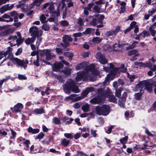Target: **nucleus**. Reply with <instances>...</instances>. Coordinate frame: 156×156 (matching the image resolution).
Returning <instances> with one entry per match:
<instances>
[{
  "label": "nucleus",
  "instance_id": "obj_1",
  "mask_svg": "<svg viewBox=\"0 0 156 156\" xmlns=\"http://www.w3.org/2000/svg\"><path fill=\"white\" fill-rule=\"evenodd\" d=\"M76 68L77 70L84 69L83 71L77 73L76 78L77 81L82 79L83 81L89 80L94 82L96 79V76L98 74V71L95 68L94 65L92 64L88 65L87 62H84L78 64Z\"/></svg>",
  "mask_w": 156,
  "mask_h": 156
},
{
  "label": "nucleus",
  "instance_id": "obj_2",
  "mask_svg": "<svg viewBox=\"0 0 156 156\" xmlns=\"http://www.w3.org/2000/svg\"><path fill=\"white\" fill-rule=\"evenodd\" d=\"M109 79V78L106 77L103 83H100L98 84L99 86H100L101 87L98 89L97 92L99 95L103 97V98L106 97H108L109 100L110 101L113 102H116L117 99L115 96L112 94V92L110 89L108 88L106 90L104 89L105 88V85L108 82Z\"/></svg>",
  "mask_w": 156,
  "mask_h": 156
},
{
  "label": "nucleus",
  "instance_id": "obj_3",
  "mask_svg": "<svg viewBox=\"0 0 156 156\" xmlns=\"http://www.w3.org/2000/svg\"><path fill=\"white\" fill-rule=\"evenodd\" d=\"M11 49H8L5 52H0V60L4 56L8 55L6 58H5L2 62L0 64V66L3 62L6 61V59H9L11 60L13 63H17L19 66H23V68L25 69L27 67V65L28 63V61L26 59L25 61L23 60H21L17 58H13V55L12 53Z\"/></svg>",
  "mask_w": 156,
  "mask_h": 156
},
{
  "label": "nucleus",
  "instance_id": "obj_4",
  "mask_svg": "<svg viewBox=\"0 0 156 156\" xmlns=\"http://www.w3.org/2000/svg\"><path fill=\"white\" fill-rule=\"evenodd\" d=\"M63 89L65 93L69 94L71 91L75 93L80 92L78 87L75 84V81L71 79H68L66 83L63 85Z\"/></svg>",
  "mask_w": 156,
  "mask_h": 156
},
{
  "label": "nucleus",
  "instance_id": "obj_5",
  "mask_svg": "<svg viewBox=\"0 0 156 156\" xmlns=\"http://www.w3.org/2000/svg\"><path fill=\"white\" fill-rule=\"evenodd\" d=\"M40 49H37L36 51H33L31 53V55L32 56H34L36 55H37H37L38 57H39V55L41 56H43V54H42L41 52H44V55H45L46 59L47 60L51 59L55 57V55H51L50 51H49L48 49H44V50H42L41 51Z\"/></svg>",
  "mask_w": 156,
  "mask_h": 156
},
{
  "label": "nucleus",
  "instance_id": "obj_6",
  "mask_svg": "<svg viewBox=\"0 0 156 156\" xmlns=\"http://www.w3.org/2000/svg\"><path fill=\"white\" fill-rule=\"evenodd\" d=\"M110 108L107 105H104L101 107L98 106L95 108V112L99 115H107L109 113Z\"/></svg>",
  "mask_w": 156,
  "mask_h": 156
},
{
  "label": "nucleus",
  "instance_id": "obj_7",
  "mask_svg": "<svg viewBox=\"0 0 156 156\" xmlns=\"http://www.w3.org/2000/svg\"><path fill=\"white\" fill-rule=\"evenodd\" d=\"M29 33L30 35L32 37H35L36 39L37 37H40L42 35V31L41 30H39L38 28L35 26H33L29 29Z\"/></svg>",
  "mask_w": 156,
  "mask_h": 156
},
{
  "label": "nucleus",
  "instance_id": "obj_8",
  "mask_svg": "<svg viewBox=\"0 0 156 156\" xmlns=\"http://www.w3.org/2000/svg\"><path fill=\"white\" fill-rule=\"evenodd\" d=\"M140 84L143 85L142 89H143V87L144 86L145 87L144 89H145L149 92H151L152 90V88H154V93L156 94V82L153 83L152 84L147 82L145 83L144 84V83H143Z\"/></svg>",
  "mask_w": 156,
  "mask_h": 156
},
{
  "label": "nucleus",
  "instance_id": "obj_9",
  "mask_svg": "<svg viewBox=\"0 0 156 156\" xmlns=\"http://www.w3.org/2000/svg\"><path fill=\"white\" fill-rule=\"evenodd\" d=\"M94 90V88L92 87H88L86 88L81 93V96H78L75 98V101H78L83 99L84 97L87 96L90 92Z\"/></svg>",
  "mask_w": 156,
  "mask_h": 156
},
{
  "label": "nucleus",
  "instance_id": "obj_10",
  "mask_svg": "<svg viewBox=\"0 0 156 156\" xmlns=\"http://www.w3.org/2000/svg\"><path fill=\"white\" fill-rule=\"evenodd\" d=\"M96 58L98 61L102 64H104L107 63V59L105 58L104 55L101 54L100 52L97 53Z\"/></svg>",
  "mask_w": 156,
  "mask_h": 156
},
{
  "label": "nucleus",
  "instance_id": "obj_11",
  "mask_svg": "<svg viewBox=\"0 0 156 156\" xmlns=\"http://www.w3.org/2000/svg\"><path fill=\"white\" fill-rule=\"evenodd\" d=\"M142 84H137L136 87L137 88H139V90L140 91V93H136L135 94V98L137 100H139L141 99V97L142 96V94L144 92L143 90H142Z\"/></svg>",
  "mask_w": 156,
  "mask_h": 156
},
{
  "label": "nucleus",
  "instance_id": "obj_12",
  "mask_svg": "<svg viewBox=\"0 0 156 156\" xmlns=\"http://www.w3.org/2000/svg\"><path fill=\"white\" fill-rule=\"evenodd\" d=\"M63 67V65L61 62H55L53 65L52 68L54 71L58 72Z\"/></svg>",
  "mask_w": 156,
  "mask_h": 156
},
{
  "label": "nucleus",
  "instance_id": "obj_13",
  "mask_svg": "<svg viewBox=\"0 0 156 156\" xmlns=\"http://www.w3.org/2000/svg\"><path fill=\"white\" fill-rule=\"evenodd\" d=\"M14 7V5L12 4L9 5V4H6L0 8V12L2 13H3L4 12L10 10Z\"/></svg>",
  "mask_w": 156,
  "mask_h": 156
},
{
  "label": "nucleus",
  "instance_id": "obj_14",
  "mask_svg": "<svg viewBox=\"0 0 156 156\" xmlns=\"http://www.w3.org/2000/svg\"><path fill=\"white\" fill-rule=\"evenodd\" d=\"M117 46L119 48H126V49H130L127 43L120 44L119 40H118V44L116 43L113 45V46L115 48L117 47Z\"/></svg>",
  "mask_w": 156,
  "mask_h": 156
},
{
  "label": "nucleus",
  "instance_id": "obj_15",
  "mask_svg": "<svg viewBox=\"0 0 156 156\" xmlns=\"http://www.w3.org/2000/svg\"><path fill=\"white\" fill-rule=\"evenodd\" d=\"M98 96L97 97L93 98L90 100V102L92 104H98L101 101L103 98L101 97L98 94Z\"/></svg>",
  "mask_w": 156,
  "mask_h": 156
},
{
  "label": "nucleus",
  "instance_id": "obj_16",
  "mask_svg": "<svg viewBox=\"0 0 156 156\" xmlns=\"http://www.w3.org/2000/svg\"><path fill=\"white\" fill-rule=\"evenodd\" d=\"M110 68L111 73L113 75H115L120 69L119 68L117 67H115L114 65L112 63H110Z\"/></svg>",
  "mask_w": 156,
  "mask_h": 156
},
{
  "label": "nucleus",
  "instance_id": "obj_17",
  "mask_svg": "<svg viewBox=\"0 0 156 156\" xmlns=\"http://www.w3.org/2000/svg\"><path fill=\"white\" fill-rule=\"evenodd\" d=\"M45 0H34L30 5V8H32L34 6L36 5L37 7H39L41 4Z\"/></svg>",
  "mask_w": 156,
  "mask_h": 156
},
{
  "label": "nucleus",
  "instance_id": "obj_18",
  "mask_svg": "<svg viewBox=\"0 0 156 156\" xmlns=\"http://www.w3.org/2000/svg\"><path fill=\"white\" fill-rule=\"evenodd\" d=\"M23 107V105L22 104L18 103L14 106V110L16 112H20Z\"/></svg>",
  "mask_w": 156,
  "mask_h": 156
},
{
  "label": "nucleus",
  "instance_id": "obj_19",
  "mask_svg": "<svg viewBox=\"0 0 156 156\" xmlns=\"http://www.w3.org/2000/svg\"><path fill=\"white\" fill-rule=\"evenodd\" d=\"M50 74L54 78L55 77L58 80L60 83H62L63 82L64 80L61 76L56 75L52 72H51Z\"/></svg>",
  "mask_w": 156,
  "mask_h": 156
},
{
  "label": "nucleus",
  "instance_id": "obj_20",
  "mask_svg": "<svg viewBox=\"0 0 156 156\" xmlns=\"http://www.w3.org/2000/svg\"><path fill=\"white\" fill-rule=\"evenodd\" d=\"M101 6L98 5H94L92 9V11L95 13H98L101 12Z\"/></svg>",
  "mask_w": 156,
  "mask_h": 156
},
{
  "label": "nucleus",
  "instance_id": "obj_21",
  "mask_svg": "<svg viewBox=\"0 0 156 156\" xmlns=\"http://www.w3.org/2000/svg\"><path fill=\"white\" fill-rule=\"evenodd\" d=\"M61 3H59L58 6L57 7V11H52L51 12H50L52 15L54 16L55 17H58L60 14V12H59V8L60 6L61 5Z\"/></svg>",
  "mask_w": 156,
  "mask_h": 156
},
{
  "label": "nucleus",
  "instance_id": "obj_22",
  "mask_svg": "<svg viewBox=\"0 0 156 156\" xmlns=\"http://www.w3.org/2000/svg\"><path fill=\"white\" fill-rule=\"evenodd\" d=\"M12 32L11 29H8L3 31H2L0 34L1 36H4L11 34Z\"/></svg>",
  "mask_w": 156,
  "mask_h": 156
},
{
  "label": "nucleus",
  "instance_id": "obj_23",
  "mask_svg": "<svg viewBox=\"0 0 156 156\" xmlns=\"http://www.w3.org/2000/svg\"><path fill=\"white\" fill-rule=\"evenodd\" d=\"M62 41L64 43H60L59 45V46L60 47L63 48H66L68 47L69 45V42L67 41H64V39L63 38Z\"/></svg>",
  "mask_w": 156,
  "mask_h": 156
},
{
  "label": "nucleus",
  "instance_id": "obj_24",
  "mask_svg": "<svg viewBox=\"0 0 156 156\" xmlns=\"http://www.w3.org/2000/svg\"><path fill=\"white\" fill-rule=\"evenodd\" d=\"M99 23H103V21L105 18V16L103 15L98 14L95 15Z\"/></svg>",
  "mask_w": 156,
  "mask_h": 156
},
{
  "label": "nucleus",
  "instance_id": "obj_25",
  "mask_svg": "<svg viewBox=\"0 0 156 156\" xmlns=\"http://www.w3.org/2000/svg\"><path fill=\"white\" fill-rule=\"evenodd\" d=\"M71 69L70 68L66 67L65 68V69L62 71L63 74L66 76L69 75L71 73Z\"/></svg>",
  "mask_w": 156,
  "mask_h": 156
},
{
  "label": "nucleus",
  "instance_id": "obj_26",
  "mask_svg": "<svg viewBox=\"0 0 156 156\" xmlns=\"http://www.w3.org/2000/svg\"><path fill=\"white\" fill-rule=\"evenodd\" d=\"M135 64L138 66H140L144 68L149 67V62H147L146 63H143L142 62H136Z\"/></svg>",
  "mask_w": 156,
  "mask_h": 156
},
{
  "label": "nucleus",
  "instance_id": "obj_27",
  "mask_svg": "<svg viewBox=\"0 0 156 156\" xmlns=\"http://www.w3.org/2000/svg\"><path fill=\"white\" fill-rule=\"evenodd\" d=\"M29 132L32 134H36L39 132V130L38 129H33L32 127H29L28 129Z\"/></svg>",
  "mask_w": 156,
  "mask_h": 156
},
{
  "label": "nucleus",
  "instance_id": "obj_28",
  "mask_svg": "<svg viewBox=\"0 0 156 156\" xmlns=\"http://www.w3.org/2000/svg\"><path fill=\"white\" fill-rule=\"evenodd\" d=\"M64 55L69 58V60H72L73 55V53L70 52H64Z\"/></svg>",
  "mask_w": 156,
  "mask_h": 156
},
{
  "label": "nucleus",
  "instance_id": "obj_29",
  "mask_svg": "<svg viewBox=\"0 0 156 156\" xmlns=\"http://www.w3.org/2000/svg\"><path fill=\"white\" fill-rule=\"evenodd\" d=\"M123 89V88L122 87H120L118 89H116L115 94L116 97L120 98L121 96V92Z\"/></svg>",
  "mask_w": 156,
  "mask_h": 156
},
{
  "label": "nucleus",
  "instance_id": "obj_30",
  "mask_svg": "<svg viewBox=\"0 0 156 156\" xmlns=\"http://www.w3.org/2000/svg\"><path fill=\"white\" fill-rule=\"evenodd\" d=\"M36 39L34 37L31 38L28 37L25 40V42L27 44H29L34 42Z\"/></svg>",
  "mask_w": 156,
  "mask_h": 156
},
{
  "label": "nucleus",
  "instance_id": "obj_31",
  "mask_svg": "<svg viewBox=\"0 0 156 156\" xmlns=\"http://www.w3.org/2000/svg\"><path fill=\"white\" fill-rule=\"evenodd\" d=\"M95 29L90 28H87L86 29L85 31L83 32L84 34H90L91 33L94 32Z\"/></svg>",
  "mask_w": 156,
  "mask_h": 156
},
{
  "label": "nucleus",
  "instance_id": "obj_32",
  "mask_svg": "<svg viewBox=\"0 0 156 156\" xmlns=\"http://www.w3.org/2000/svg\"><path fill=\"white\" fill-rule=\"evenodd\" d=\"M102 40V38H100L99 37H94L92 39V41L95 43L98 44L100 43Z\"/></svg>",
  "mask_w": 156,
  "mask_h": 156
},
{
  "label": "nucleus",
  "instance_id": "obj_33",
  "mask_svg": "<svg viewBox=\"0 0 156 156\" xmlns=\"http://www.w3.org/2000/svg\"><path fill=\"white\" fill-rule=\"evenodd\" d=\"M99 22L97 20L96 17L95 18H94L92 19V20L90 21V24L93 26H95L96 25L99 23Z\"/></svg>",
  "mask_w": 156,
  "mask_h": 156
},
{
  "label": "nucleus",
  "instance_id": "obj_34",
  "mask_svg": "<svg viewBox=\"0 0 156 156\" xmlns=\"http://www.w3.org/2000/svg\"><path fill=\"white\" fill-rule=\"evenodd\" d=\"M139 35L140 36L143 35V38H144L146 37H148L150 35L149 32L146 31H143L142 33L139 34Z\"/></svg>",
  "mask_w": 156,
  "mask_h": 156
},
{
  "label": "nucleus",
  "instance_id": "obj_35",
  "mask_svg": "<svg viewBox=\"0 0 156 156\" xmlns=\"http://www.w3.org/2000/svg\"><path fill=\"white\" fill-rule=\"evenodd\" d=\"M106 34L107 36L109 37L113 35L115 36L116 35V34L114 30H111L107 32Z\"/></svg>",
  "mask_w": 156,
  "mask_h": 156
},
{
  "label": "nucleus",
  "instance_id": "obj_36",
  "mask_svg": "<svg viewBox=\"0 0 156 156\" xmlns=\"http://www.w3.org/2000/svg\"><path fill=\"white\" fill-rule=\"evenodd\" d=\"M62 38L64 39V41H67L69 42H71L72 41L73 39L70 36L65 35H64Z\"/></svg>",
  "mask_w": 156,
  "mask_h": 156
},
{
  "label": "nucleus",
  "instance_id": "obj_37",
  "mask_svg": "<svg viewBox=\"0 0 156 156\" xmlns=\"http://www.w3.org/2000/svg\"><path fill=\"white\" fill-rule=\"evenodd\" d=\"M34 112L37 114H41L44 113V110L42 108H37L34 110Z\"/></svg>",
  "mask_w": 156,
  "mask_h": 156
},
{
  "label": "nucleus",
  "instance_id": "obj_38",
  "mask_svg": "<svg viewBox=\"0 0 156 156\" xmlns=\"http://www.w3.org/2000/svg\"><path fill=\"white\" fill-rule=\"evenodd\" d=\"M70 142L69 140H67L66 139L64 138L61 140V144L64 146L68 145Z\"/></svg>",
  "mask_w": 156,
  "mask_h": 156
},
{
  "label": "nucleus",
  "instance_id": "obj_39",
  "mask_svg": "<svg viewBox=\"0 0 156 156\" xmlns=\"http://www.w3.org/2000/svg\"><path fill=\"white\" fill-rule=\"evenodd\" d=\"M89 106L88 104H86L83 106L82 107V109L83 112H87L89 111Z\"/></svg>",
  "mask_w": 156,
  "mask_h": 156
},
{
  "label": "nucleus",
  "instance_id": "obj_40",
  "mask_svg": "<svg viewBox=\"0 0 156 156\" xmlns=\"http://www.w3.org/2000/svg\"><path fill=\"white\" fill-rule=\"evenodd\" d=\"M59 23L63 27H67L69 25V22L66 20H63L59 22Z\"/></svg>",
  "mask_w": 156,
  "mask_h": 156
},
{
  "label": "nucleus",
  "instance_id": "obj_41",
  "mask_svg": "<svg viewBox=\"0 0 156 156\" xmlns=\"http://www.w3.org/2000/svg\"><path fill=\"white\" fill-rule=\"evenodd\" d=\"M40 20L42 23H46L47 21H46V17L44 14H42L40 16Z\"/></svg>",
  "mask_w": 156,
  "mask_h": 156
},
{
  "label": "nucleus",
  "instance_id": "obj_42",
  "mask_svg": "<svg viewBox=\"0 0 156 156\" xmlns=\"http://www.w3.org/2000/svg\"><path fill=\"white\" fill-rule=\"evenodd\" d=\"M94 2H91L89 3L87 7H85L89 11H91V8L93 6H94Z\"/></svg>",
  "mask_w": 156,
  "mask_h": 156
},
{
  "label": "nucleus",
  "instance_id": "obj_43",
  "mask_svg": "<svg viewBox=\"0 0 156 156\" xmlns=\"http://www.w3.org/2000/svg\"><path fill=\"white\" fill-rule=\"evenodd\" d=\"M127 76L128 78L129 79L131 82H133L134 79L136 78V76H135L134 75H130L129 73L127 75Z\"/></svg>",
  "mask_w": 156,
  "mask_h": 156
},
{
  "label": "nucleus",
  "instance_id": "obj_44",
  "mask_svg": "<svg viewBox=\"0 0 156 156\" xmlns=\"http://www.w3.org/2000/svg\"><path fill=\"white\" fill-rule=\"evenodd\" d=\"M52 122L56 124H59L60 123V120L57 117H54L52 119Z\"/></svg>",
  "mask_w": 156,
  "mask_h": 156
},
{
  "label": "nucleus",
  "instance_id": "obj_45",
  "mask_svg": "<svg viewBox=\"0 0 156 156\" xmlns=\"http://www.w3.org/2000/svg\"><path fill=\"white\" fill-rule=\"evenodd\" d=\"M128 139V136H126L125 137L121 139L120 141L122 144H125Z\"/></svg>",
  "mask_w": 156,
  "mask_h": 156
},
{
  "label": "nucleus",
  "instance_id": "obj_46",
  "mask_svg": "<svg viewBox=\"0 0 156 156\" xmlns=\"http://www.w3.org/2000/svg\"><path fill=\"white\" fill-rule=\"evenodd\" d=\"M149 67H148L151 70L153 71H156V65H154L152 67V64H151L149 62Z\"/></svg>",
  "mask_w": 156,
  "mask_h": 156
},
{
  "label": "nucleus",
  "instance_id": "obj_47",
  "mask_svg": "<svg viewBox=\"0 0 156 156\" xmlns=\"http://www.w3.org/2000/svg\"><path fill=\"white\" fill-rule=\"evenodd\" d=\"M138 51L137 49H132L128 52V55H134L136 54Z\"/></svg>",
  "mask_w": 156,
  "mask_h": 156
},
{
  "label": "nucleus",
  "instance_id": "obj_48",
  "mask_svg": "<svg viewBox=\"0 0 156 156\" xmlns=\"http://www.w3.org/2000/svg\"><path fill=\"white\" fill-rule=\"evenodd\" d=\"M11 132L12 136H10V139H14L16 137V133L12 129H11Z\"/></svg>",
  "mask_w": 156,
  "mask_h": 156
},
{
  "label": "nucleus",
  "instance_id": "obj_49",
  "mask_svg": "<svg viewBox=\"0 0 156 156\" xmlns=\"http://www.w3.org/2000/svg\"><path fill=\"white\" fill-rule=\"evenodd\" d=\"M81 105V103L80 102L76 103L73 106V107L75 109H78L80 108Z\"/></svg>",
  "mask_w": 156,
  "mask_h": 156
},
{
  "label": "nucleus",
  "instance_id": "obj_50",
  "mask_svg": "<svg viewBox=\"0 0 156 156\" xmlns=\"http://www.w3.org/2000/svg\"><path fill=\"white\" fill-rule=\"evenodd\" d=\"M44 136V134L42 133L41 132L38 135L36 136L35 139H39L41 140L42 139Z\"/></svg>",
  "mask_w": 156,
  "mask_h": 156
},
{
  "label": "nucleus",
  "instance_id": "obj_51",
  "mask_svg": "<svg viewBox=\"0 0 156 156\" xmlns=\"http://www.w3.org/2000/svg\"><path fill=\"white\" fill-rule=\"evenodd\" d=\"M49 6V7L48 8V9L49 10L50 12L54 10L55 8L54 4L53 3H51L50 2V5Z\"/></svg>",
  "mask_w": 156,
  "mask_h": 156
},
{
  "label": "nucleus",
  "instance_id": "obj_52",
  "mask_svg": "<svg viewBox=\"0 0 156 156\" xmlns=\"http://www.w3.org/2000/svg\"><path fill=\"white\" fill-rule=\"evenodd\" d=\"M84 21H83L82 18L80 17L78 19L77 23L80 26H82L83 25Z\"/></svg>",
  "mask_w": 156,
  "mask_h": 156
},
{
  "label": "nucleus",
  "instance_id": "obj_53",
  "mask_svg": "<svg viewBox=\"0 0 156 156\" xmlns=\"http://www.w3.org/2000/svg\"><path fill=\"white\" fill-rule=\"evenodd\" d=\"M151 35L152 36H154L156 34V31L152 29V27H150L149 28Z\"/></svg>",
  "mask_w": 156,
  "mask_h": 156
},
{
  "label": "nucleus",
  "instance_id": "obj_54",
  "mask_svg": "<svg viewBox=\"0 0 156 156\" xmlns=\"http://www.w3.org/2000/svg\"><path fill=\"white\" fill-rule=\"evenodd\" d=\"M64 136L66 138H69L70 139H72L73 137V135L72 134H71V133H65Z\"/></svg>",
  "mask_w": 156,
  "mask_h": 156
},
{
  "label": "nucleus",
  "instance_id": "obj_55",
  "mask_svg": "<svg viewBox=\"0 0 156 156\" xmlns=\"http://www.w3.org/2000/svg\"><path fill=\"white\" fill-rule=\"evenodd\" d=\"M23 41V39L22 38H18V39L17 38L16 40V44L17 45V46H18L22 44Z\"/></svg>",
  "mask_w": 156,
  "mask_h": 156
},
{
  "label": "nucleus",
  "instance_id": "obj_56",
  "mask_svg": "<svg viewBox=\"0 0 156 156\" xmlns=\"http://www.w3.org/2000/svg\"><path fill=\"white\" fill-rule=\"evenodd\" d=\"M82 35V33H74L73 34V36L75 37V38L77 37H81Z\"/></svg>",
  "mask_w": 156,
  "mask_h": 156
},
{
  "label": "nucleus",
  "instance_id": "obj_57",
  "mask_svg": "<svg viewBox=\"0 0 156 156\" xmlns=\"http://www.w3.org/2000/svg\"><path fill=\"white\" fill-rule=\"evenodd\" d=\"M18 78L20 80H24L27 79V77L23 75L19 74L18 75Z\"/></svg>",
  "mask_w": 156,
  "mask_h": 156
},
{
  "label": "nucleus",
  "instance_id": "obj_58",
  "mask_svg": "<svg viewBox=\"0 0 156 156\" xmlns=\"http://www.w3.org/2000/svg\"><path fill=\"white\" fill-rule=\"evenodd\" d=\"M17 37L15 35V36H13V35H11L9 37H8V39L9 40H15L17 39Z\"/></svg>",
  "mask_w": 156,
  "mask_h": 156
},
{
  "label": "nucleus",
  "instance_id": "obj_59",
  "mask_svg": "<svg viewBox=\"0 0 156 156\" xmlns=\"http://www.w3.org/2000/svg\"><path fill=\"white\" fill-rule=\"evenodd\" d=\"M50 2H48L44 3L43 5V7L41 8L42 9H44L46 8L50 5Z\"/></svg>",
  "mask_w": 156,
  "mask_h": 156
},
{
  "label": "nucleus",
  "instance_id": "obj_60",
  "mask_svg": "<svg viewBox=\"0 0 156 156\" xmlns=\"http://www.w3.org/2000/svg\"><path fill=\"white\" fill-rule=\"evenodd\" d=\"M120 68L123 69L122 70H121V71H122L124 73L126 72L127 69L126 68H125V65L124 64H121Z\"/></svg>",
  "mask_w": 156,
  "mask_h": 156
},
{
  "label": "nucleus",
  "instance_id": "obj_61",
  "mask_svg": "<svg viewBox=\"0 0 156 156\" xmlns=\"http://www.w3.org/2000/svg\"><path fill=\"white\" fill-rule=\"evenodd\" d=\"M136 22L135 21H132L131 22V23L130 24V27H131V28L132 29V28L135 27L136 26Z\"/></svg>",
  "mask_w": 156,
  "mask_h": 156
},
{
  "label": "nucleus",
  "instance_id": "obj_62",
  "mask_svg": "<svg viewBox=\"0 0 156 156\" xmlns=\"http://www.w3.org/2000/svg\"><path fill=\"white\" fill-rule=\"evenodd\" d=\"M118 83H117V82L116 81H115L113 83V86L116 89H118V87L119 86V85H118Z\"/></svg>",
  "mask_w": 156,
  "mask_h": 156
},
{
  "label": "nucleus",
  "instance_id": "obj_63",
  "mask_svg": "<svg viewBox=\"0 0 156 156\" xmlns=\"http://www.w3.org/2000/svg\"><path fill=\"white\" fill-rule=\"evenodd\" d=\"M155 10L153 9L151 10H149L148 11V14L151 16L153 15L155 12Z\"/></svg>",
  "mask_w": 156,
  "mask_h": 156
},
{
  "label": "nucleus",
  "instance_id": "obj_64",
  "mask_svg": "<svg viewBox=\"0 0 156 156\" xmlns=\"http://www.w3.org/2000/svg\"><path fill=\"white\" fill-rule=\"evenodd\" d=\"M104 139L106 140L107 144L108 147H111L110 140L107 139L106 138H104Z\"/></svg>",
  "mask_w": 156,
  "mask_h": 156
}]
</instances>
